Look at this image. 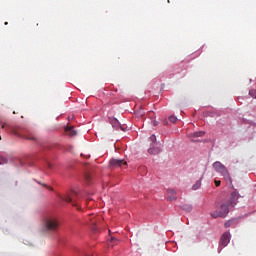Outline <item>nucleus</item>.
Wrapping results in <instances>:
<instances>
[{
	"label": "nucleus",
	"instance_id": "1",
	"mask_svg": "<svg viewBox=\"0 0 256 256\" xmlns=\"http://www.w3.org/2000/svg\"><path fill=\"white\" fill-rule=\"evenodd\" d=\"M42 227L46 233H57L59 231V220L55 216H45Z\"/></svg>",
	"mask_w": 256,
	"mask_h": 256
},
{
	"label": "nucleus",
	"instance_id": "2",
	"mask_svg": "<svg viewBox=\"0 0 256 256\" xmlns=\"http://www.w3.org/2000/svg\"><path fill=\"white\" fill-rule=\"evenodd\" d=\"M212 167L216 171V173H219L222 177H224L226 183H232L231 174L229 173V169H227L226 165H224L220 161H216L212 164Z\"/></svg>",
	"mask_w": 256,
	"mask_h": 256
},
{
	"label": "nucleus",
	"instance_id": "3",
	"mask_svg": "<svg viewBox=\"0 0 256 256\" xmlns=\"http://www.w3.org/2000/svg\"><path fill=\"white\" fill-rule=\"evenodd\" d=\"M79 195V192L77 191H72L69 194H66L64 197H62L63 201H66V203H72L74 207H77V204L75 203V197Z\"/></svg>",
	"mask_w": 256,
	"mask_h": 256
},
{
	"label": "nucleus",
	"instance_id": "4",
	"mask_svg": "<svg viewBox=\"0 0 256 256\" xmlns=\"http://www.w3.org/2000/svg\"><path fill=\"white\" fill-rule=\"evenodd\" d=\"M231 241V234L229 232H225L220 238V246L227 247Z\"/></svg>",
	"mask_w": 256,
	"mask_h": 256
},
{
	"label": "nucleus",
	"instance_id": "5",
	"mask_svg": "<svg viewBox=\"0 0 256 256\" xmlns=\"http://www.w3.org/2000/svg\"><path fill=\"white\" fill-rule=\"evenodd\" d=\"M220 217H227L229 214V204L227 202H223L218 209Z\"/></svg>",
	"mask_w": 256,
	"mask_h": 256
},
{
	"label": "nucleus",
	"instance_id": "6",
	"mask_svg": "<svg viewBox=\"0 0 256 256\" xmlns=\"http://www.w3.org/2000/svg\"><path fill=\"white\" fill-rule=\"evenodd\" d=\"M111 167H125L127 166V161L125 160H119V159H112L110 161Z\"/></svg>",
	"mask_w": 256,
	"mask_h": 256
},
{
	"label": "nucleus",
	"instance_id": "7",
	"mask_svg": "<svg viewBox=\"0 0 256 256\" xmlns=\"http://www.w3.org/2000/svg\"><path fill=\"white\" fill-rule=\"evenodd\" d=\"M237 199H239V194L237 192H232L226 203L228 205H237Z\"/></svg>",
	"mask_w": 256,
	"mask_h": 256
},
{
	"label": "nucleus",
	"instance_id": "8",
	"mask_svg": "<svg viewBox=\"0 0 256 256\" xmlns=\"http://www.w3.org/2000/svg\"><path fill=\"white\" fill-rule=\"evenodd\" d=\"M167 199L168 201H177V192H175L173 189L168 190Z\"/></svg>",
	"mask_w": 256,
	"mask_h": 256
},
{
	"label": "nucleus",
	"instance_id": "9",
	"mask_svg": "<svg viewBox=\"0 0 256 256\" xmlns=\"http://www.w3.org/2000/svg\"><path fill=\"white\" fill-rule=\"evenodd\" d=\"M65 132L67 133V135H69L70 137H75V135H77V131H75V128L73 126H67L65 128Z\"/></svg>",
	"mask_w": 256,
	"mask_h": 256
},
{
	"label": "nucleus",
	"instance_id": "10",
	"mask_svg": "<svg viewBox=\"0 0 256 256\" xmlns=\"http://www.w3.org/2000/svg\"><path fill=\"white\" fill-rule=\"evenodd\" d=\"M148 153H150V155H159V153H161V149L151 147L150 149H148Z\"/></svg>",
	"mask_w": 256,
	"mask_h": 256
},
{
	"label": "nucleus",
	"instance_id": "11",
	"mask_svg": "<svg viewBox=\"0 0 256 256\" xmlns=\"http://www.w3.org/2000/svg\"><path fill=\"white\" fill-rule=\"evenodd\" d=\"M204 135H205V131H198V132H194V133L190 134L189 137H191V138L203 137Z\"/></svg>",
	"mask_w": 256,
	"mask_h": 256
},
{
	"label": "nucleus",
	"instance_id": "12",
	"mask_svg": "<svg viewBox=\"0 0 256 256\" xmlns=\"http://www.w3.org/2000/svg\"><path fill=\"white\" fill-rule=\"evenodd\" d=\"M119 243V240H117L115 237H111V239L108 241L109 247H115Z\"/></svg>",
	"mask_w": 256,
	"mask_h": 256
},
{
	"label": "nucleus",
	"instance_id": "13",
	"mask_svg": "<svg viewBox=\"0 0 256 256\" xmlns=\"http://www.w3.org/2000/svg\"><path fill=\"white\" fill-rule=\"evenodd\" d=\"M182 209L184 211H187V213H191L193 211V206L191 204H184L182 206Z\"/></svg>",
	"mask_w": 256,
	"mask_h": 256
},
{
	"label": "nucleus",
	"instance_id": "14",
	"mask_svg": "<svg viewBox=\"0 0 256 256\" xmlns=\"http://www.w3.org/2000/svg\"><path fill=\"white\" fill-rule=\"evenodd\" d=\"M201 187V180L196 181V183L192 186L193 191H197Z\"/></svg>",
	"mask_w": 256,
	"mask_h": 256
},
{
	"label": "nucleus",
	"instance_id": "15",
	"mask_svg": "<svg viewBox=\"0 0 256 256\" xmlns=\"http://www.w3.org/2000/svg\"><path fill=\"white\" fill-rule=\"evenodd\" d=\"M211 217H213V219H217V217H221V215L219 214V210L212 212Z\"/></svg>",
	"mask_w": 256,
	"mask_h": 256
},
{
	"label": "nucleus",
	"instance_id": "16",
	"mask_svg": "<svg viewBox=\"0 0 256 256\" xmlns=\"http://www.w3.org/2000/svg\"><path fill=\"white\" fill-rule=\"evenodd\" d=\"M233 223H235V220H229L224 224V227L227 229V228L231 227V225H233Z\"/></svg>",
	"mask_w": 256,
	"mask_h": 256
},
{
	"label": "nucleus",
	"instance_id": "17",
	"mask_svg": "<svg viewBox=\"0 0 256 256\" xmlns=\"http://www.w3.org/2000/svg\"><path fill=\"white\" fill-rule=\"evenodd\" d=\"M169 121H170L171 123H177V117H175V116H170V117H169Z\"/></svg>",
	"mask_w": 256,
	"mask_h": 256
},
{
	"label": "nucleus",
	"instance_id": "18",
	"mask_svg": "<svg viewBox=\"0 0 256 256\" xmlns=\"http://www.w3.org/2000/svg\"><path fill=\"white\" fill-rule=\"evenodd\" d=\"M150 141H152V143H155V141H157V137L155 135L150 136Z\"/></svg>",
	"mask_w": 256,
	"mask_h": 256
},
{
	"label": "nucleus",
	"instance_id": "19",
	"mask_svg": "<svg viewBox=\"0 0 256 256\" xmlns=\"http://www.w3.org/2000/svg\"><path fill=\"white\" fill-rule=\"evenodd\" d=\"M215 185H216V187H220L221 186V180H215Z\"/></svg>",
	"mask_w": 256,
	"mask_h": 256
},
{
	"label": "nucleus",
	"instance_id": "20",
	"mask_svg": "<svg viewBox=\"0 0 256 256\" xmlns=\"http://www.w3.org/2000/svg\"><path fill=\"white\" fill-rule=\"evenodd\" d=\"M89 220L91 221V222H90V225H91L92 227H95V225H96L95 221H92V220H91V217H89Z\"/></svg>",
	"mask_w": 256,
	"mask_h": 256
},
{
	"label": "nucleus",
	"instance_id": "21",
	"mask_svg": "<svg viewBox=\"0 0 256 256\" xmlns=\"http://www.w3.org/2000/svg\"><path fill=\"white\" fill-rule=\"evenodd\" d=\"M26 139H29L30 141H35L36 140L35 136L26 137Z\"/></svg>",
	"mask_w": 256,
	"mask_h": 256
},
{
	"label": "nucleus",
	"instance_id": "22",
	"mask_svg": "<svg viewBox=\"0 0 256 256\" xmlns=\"http://www.w3.org/2000/svg\"><path fill=\"white\" fill-rule=\"evenodd\" d=\"M85 179H86V181H90L91 180V176H89V174H86Z\"/></svg>",
	"mask_w": 256,
	"mask_h": 256
},
{
	"label": "nucleus",
	"instance_id": "23",
	"mask_svg": "<svg viewBox=\"0 0 256 256\" xmlns=\"http://www.w3.org/2000/svg\"><path fill=\"white\" fill-rule=\"evenodd\" d=\"M158 125H159V122H157V121H154V122H153V126H154V127H157Z\"/></svg>",
	"mask_w": 256,
	"mask_h": 256
},
{
	"label": "nucleus",
	"instance_id": "24",
	"mask_svg": "<svg viewBox=\"0 0 256 256\" xmlns=\"http://www.w3.org/2000/svg\"><path fill=\"white\" fill-rule=\"evenodd\" d=\"M222 250H223V248H221L220 250H218V253H221Z\"/></svg>",
	"mask_w": 256,
	"mask_h": 256
},
{
	"label": "nucleus",
	"instance_id": "25",
	"mask_svg": "<svg viewBox=\"0 0 256 256\" xmlns=\"http://www.w3.org/2000/svg\"><path fill=\"white\" fill-rule=\"evenodd\" d=\"M49 169H51V164H48Z\"/></svg>",
	"mask_w": 256,
	"mask_h": 256
},
{
	"label": "nucleus",
	"instance_id": "26",
	"mask_svg": "<svg viewBox=\"0 0 256 256\" xmlns=\"http://www.w3.org/2000/svg\"><path fill=\"white\" fill-rule=\"evenodd\" d=\"M43 186H44V187H47V185H46V184H43Z\"/></svg>",
	"mask_w": 256,
	"mask_h": 256
},
{
	"label": "nucleus",
	"instance_id": "27",
	"mask_svg": "<svg viewBox=\"0 0 256 256\" xmlns=\"http://www.w3.org/2000/svg\"><path fill=\"white\" fill-rule=\"evenodd\" d=\"M114 123H117V120H114Z\"/></svg>",
	"mask_w": 256,
	"mask_h": 256
},
{
	"label": "nucleus",
	"instance_id": "28",
	"mask_svg": "<svg viewBox=\"0 0 256 256\" xmlns=\"http://www.w3.org/2000/svg\"><path fill=\"white\" fill-rule=\"evenodd\" d=\"M50 191H53V188H50Z\"/></svg>",
	"mask_w": 256,
	"mask_h": 256
},
{
	"label": "nucleus",
	"instance_id": "29",
	"mask_svg": "<svg viewBox=\"0 0 256 256\" xmlns=\"http://www.w3.org/2000/svg\"><path fill=\"white\" fill-rule=\"evenodd\" d=\"M5 25H8V23H7V22H5Z\"/></svg>",
	"mask_w": 256,
	"mask_h": 256
}]
</instances>
